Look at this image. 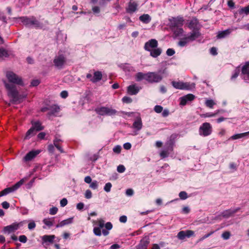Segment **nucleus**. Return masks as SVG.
<instances>
[{
	"label": "nucleus",
	"mask_w": 249,
	"mask_h": 249,
	"mask_svg": "<svg viewBox=\"0 0 249 249\" xmlns=\"http://www.w3.org/2000/svg\"><path fill=\"white\" fill-rule=\"evenodd\" d=\"M179 196L181 199L185 200L188 198V195L186 192L181 191L179 193Z\"/></svg>",
	"instance_id": "37998d69"
},
{
	"label": "nucleus",
	"mask_w": 249,
	"mask_h": 249,
	"mask_svg": "<svg viewBox=\"0 0 249 249\" xmlns=\"http://www.w3.org/2000/svg\"><path fill=\"white\" fill-rule=\"evenodd\" d=\"M92 10L94 14H98L100 12V8L98 6L93 7Z\"/></svg>",
	"instance_id": "774afa93"
},
{
	"label": "nucleus",
	"mask_w": 249,
	"mask_h": 249,
	"mask_svg": "<svg viewBox=\"0 0 249 249\" xmlns=\"http://www.w3.org/2000/svg\"><path fill=\"white\" fill-rule=\"evenodd\" d=\"M2 207L5 209H7L10 207V204L7 201H4L1 203Z\"/></svg>",
	"instance_id": "338daca9"
},
{
	"label": "nucleus",
	"mask_w": 249,
	"mask_h": 249,
	"mask_svg": "<svg viewBox=\"0 0 249 249\" xmlns=\"http://www.w3.org/2000/svg\"><path fill=\"white\" fill-rule=\"evenodd\" d=\"M57 211H58L57 208H56L55 207H53L50 209L49 213L51 215H54L57 213Z\"/></svg>",
	"instance_id": "8fccbe9b"
},
{
	"label": "nucleus",
	"mask_w": 249,
	"mask_h": 249,
	"mask_svg": "<svg viewBox=\"0 0 249 249\" xmlns=\"http://www.w3.org/2000/svg\"><path fill=\"white\" fill-rule=\"evenodd\" d=\"M19 241L21 243H25L27 241V237L24 235H20L19 236Z\"/></svg>",
	"instance_id": "13d9d810"
},
{
	"label": "nucleus",
	"mask_w": 249,
	"mask_h": 249,
	"mask_svg": "<svg viewBox=\"0 0 249 249\" xmlns=\"http://www.w3.org/2000/svg\"><path fill=\"white\" fill-rule=\"evenodd\" d=\"M9 56L8 52L4 48L1 47L0 48V57H7Z\"/></svg>",
	"instance_id": "4c0bfd02"
},
{
	"label": "nucleus",
	"mask_w": 249,
	"mask_h": 249,
	"mask_svg": "<svg viewBox=\"0 0 249 249\" xmlns=\"http://www.w3.org/2000/svg\"><path fill=\"white\" fill-rule=\"evenodd\" d=\"M173 150V147L172 144H169L166 146V147L162 150L160 153V156L162 158H165L168 156L170 153Z\"/></svg>",
	"instance_id": "4be33fe9"
},
{
	"label": "nucleus",
	"mask_w": 249,
	"mask_h": 249,
	"mask_svg": "<svg viewBox=\"0 0 249 249\" xmlns=\"http://www.w3.org/2000/svg\"><path fill=\"white\" fill-rule=\"evenodd\" d=\"M73 218H69L67 219L64 220L60 222H59L58 224L56 225V228L62 227L65 225H67L70 224L72 223Z\"/></svg>",
	"instance_id": "2f4dec72"
},
{
	"label": "nucleus",
	"mask_w": 249,
	"mask_h": 249,
	"mask_svg": "<svg viewBox=\"0 0 249 249\" xmlns=\"http://www.w3.org/2000/svg\"><path fill=\"white\" fill-rule=\"evenodd\" d=\"M22 184V181L20 180L15 184L14 186L11 187H8L4 189L1 192L4 196L9 194L10 193L13 192L17 190Z\"/></svg>",
	"instance_id": "dca6fc26"
},
{
	"label": "nucleus",
	"mask_w": 249,
	"mask_h": 249,
	"mask_svg": "<svg viewBox=\"0 0 249 249\" xmlns=\"http://www.w3.org/2000/svg\"><path fill=\"white\" fill-rule=\"evenodd\" d=\"M241 76L245 81L249 80V62L242 67Z\"/></svg>",
	"instance_id": "f3484780"
},
{
	"label": "nucleus",
	"mask_w": 249,
	"mask_h": 249,
	"mask_svg": "<svg viewBox=\"0 0 249 249\" xmlns=\"http://www.w3.org/2000/svg\"><path fill=\"white\" fill-rule=\"evenodd\" d=\"M117 170L119 173H124L125 170V168L123 165H119L118 166Z\"/></svg>",
	"instance_id": "09e8293b"
},
{
	"label": "nucleus",
	"mask_w": 249,
	"mask_h": 249,
	"mask_svg": "<svg viewBox=\"0 0 249 249\" xmlns=\"http://www.w3.org/2000/svg\"><path fill=\"white\" fill-rule=\"evenodd\" d=\"M48 21L46 20H45L43 23L37 20L35 17H32V26L36 29H42L45 25L48 24Z\"/></svg>",
	"instance_id": "aec40b11"
},
{
	"label": "nucleus",
	"mask_w": 249,
	"mask_h": 249,
	"mask_svg": "<svg viewBox=\"0 0 249 249\" xmlns=\"http://www.w3.org/2000/svg\"><path fill=\"white\" fill-rule=\"evenodd\" d=\"M169 26L172 30L177 27H181L183 24V18L182 17L172 18L169 19Z\"/></svg>",
	"instance_id": "6e6552de"
},
{
	"label": "nucleus",
	"mask_w": 249,
	"mask_h": 249,
	"mask_svg": "<svg viewBox=\"0 0 249 249\" xmlns=\"http://www.w3.org/2000/svg\"><path fill=\"white\" fill-rule=\"evenodd\" d=\"M205 105L207 107L212 108L215 105V103L212 99H207L205 102Z\"/></svg>",
	"instance_id": "e433bc0d"
},
{
	"label": "nucleus",
	"mask_w": 249,
	"mask_h": 249,
	"mask_svg": "<svg viewBox=\"0 0 249 249\" xmlns=\"http://www.w3.org/2000/svg\"><path fill=\"white\" fill-rule=\"evenodd\" d=\"M122 101L123 102L125 103H130L132 102V100L131 98L127 97V96H124L123 98Z\"/></svg>",
	"instance_id": "4d7b16f0"
},
{
	"label": "nucleus",
	"mask_w": 249,
	"mask_h": 249,
	"mask_svg": "<svg viewBox=\"0 0 249 249\" xmlns=\"http://www.w3.org/2000/svg\"><path fill=\"white\" fill-rule=\"evenodd\" d=\"M96 223L98 225V228H102L105 225V221L102 219L98 220Z\"/></svg>",
	"instance_id": "603ef678"
},
{
	"label": "nucleus",
	"mask_w": 249,
	"mask_h": 249,
	"mask_svg": "<svg viewBox=\"0 0 249 249\" xmlns=\"http://www.w3.org/2000/svg\"><path fill=\"white\" fill-rule=\"evenodd\" d=\"M55 238L54 235H45L41 237L42 240V244L44 246H49L53 243V240Z\"/></svg>",
	"instance_id": "6ab92c4d"
},
{
	"label": "nucleus",
	"mask_w": 249,
	"mask_h": 249,
	"mask_svg": "<svg viewBox=\"0 0 249 249\" xmlns=\"http://www.w3.org/2000/svg\"><path fill=\"white\" fill-rule=\"evenodd\" d=\"M147 73H144L141 72L137 73L135 75V78L137 81H140L143 79L147 80Z\"/></svg>",
	"instance_id": "f704fd0d"
},
{
	"label": "nucleus",
	"mask_w": 249,
	"mask_h": 249,
	"mask_svg": "<svg viewBox=\"0 0 249 249\" xmlns=\"http://www.w3.org/2000/svg\"><path fill=\"white\" fill-rule=\"evenodd\" d=\"M125 194L127 196H132L134 194V191L132 189H128L126 190Z\"/></svg>",
	"instance_id": "0e129e2a"
},
{
	"label": "nucleus",
	"mask_w": 249,
	"mask_h": 249,
	"mask_svg": "<svg viewBox=\"0 0 249 249\" xmlns=\"http://www.w3.org/2000/svg\"><path fill=\"white\" fill-rule=\"evenodd\" d=\"M138 3L133 0H130L128 3V6L126 8V11L127 13L132 14L137 10Z\"/></svg>",
	"instance_id": "a211bd4d"
},
{
	"label": "nucleus",
	"mask_w": 249,
	"mask_h": 249,
	"mask_svg": "<svg viewBox=\"0 0 249 249\" xmlns=\"http://www.w3.org/2000/svg\"><path fill=\"white\" fill-rule=\"evenodd\" d=\"M40 152L39 150H32L28 152L23 158V160L25 162H28L32 160Z\"/></svg>",
	"instance_id": "4468645a"
},
{
	"label": "nucleus",
	"mask_w": 249,
	"mask_h": 249,
	"mask_svg": "<svg viewBox=\"0 0 249 249\" xmlns=\"http://www.w3.org/2000/svg\"><path fill=\"white\" fill-rule=\"evenodd\" d=\"M195 98V96L192 94H188L185 96H182L179 98L180 105L181 106H185L189 101L193 100Z\"/></svg>",
	"instance_id": "b1692460"
},
{
	"label": "nucleus",
	"mask_w": 249,
	"mask_h": 249,
	"mask_svg": "<svg viewBox=\"0 0 249 249\" xmlns=\"http://www.w3.org/2000/svg\"><path fill=\"white\" fill-rule=\"evenodd\" d=\"M113 151L114 153H118V154L120 153L121 151V146L120 145H118L115 146L113 148Z\"/></svg>",
	"instance_id": "bf43d9fd"
},
{
	"label": "nucleus",
	"mask_w": 249,
	"mask_h": 249,
	"mask_svg": "<svg viewBox=\"0 0 249 249\" xmlns=\"http://www.w3.org/2000/svg\"><path fill=\"white\" fill-rule=\"evenodd\" d=\"M119 221L121 223H124L127 221V217L125 215H122L120 217Z\"/></svg>",
	"instance_id": "69168bd1"
},
{
	"label": "nucleus",
	"mask_w": 249,
	"mask_h": 249,
	"mask_svg": "<svg viewBox=\"0 0 249 249\" xmlns=\"http://www.w3.org/2000/svg\"><path fill=\"white\" fill-rule=\"evenodd\" d=\"M101 228L98 227H94L93 229V232L95 235L97 236H101V231L100 230Z\"/></svg>",
	"instance_id": "de8ad7c7"
},
{
	"label": "nucleus",
	"mask_w": 249,
	"mask_h": 249,
	"mask_svg": "<svg viewBox=\"0 0 249 249\" xmlns=\"http://www.w3.org/2000/svg\"><path fill=\"white\" fill-rule=\"evenodd\" d=\"M66 61V56L64 54L60 53H58L53 59L54 66L59 69L62 68Z\"/></svg>",
	"instance_id": "1a4fd4ad"
},
{
	"label": "nucleus",
	"mask_w": 249,
	"mask_h": 249,
	"mask_svg": "<svg viewBox=\"0 0 249 249\" xmlns=\"http://www.w3.org/2000/svg\"><path fill=\"white\" fill-rule=\"evenodd\" d=\"M149 244V239L147 237H144L140 242L137 246V249H147V246Z\"/></svg>",
	"instance_id": "5701e85b"
},
{
	"label": "nucleus",
	"mask_w": 249,
	"mask_h": 249,
	"mask_svg": "<svg viewBox=\"0 0 249 249\" xmlns=\"http://www.w3.org/2000/svg\"><path fill=\"white\" fill-rule=\"evenodd\" d=\"M239 13L240 14H245L247 15H249V5L246 7L241 8L239 10Z\"/></svg>",
	"instance_id": "ea45409f"
},
{
	"label": "nucleus",
	"mask_w": 249,
	"mask_h": 249,
	"mask_svg": "<svg viewBox=\"0 0 249 249\" xmlns=\"http://www.w3.org/2000/svg\"><path fill=\"white\" fill-rule=\"evenodd\" d=\"M59 110V107L57 105H53L49 107V112L48 114L49 115H54L56 113H58Z\"/></svg>",
	"instance_id": "c85d7f7f"
},
{
	"label": "nucleus",
	"mask_w": 249,
	"mask_h": 249,
	"mask_svg": "<svg viewBox=\"0 0 249 249\" xmlns=\"http://www.w3.org/2000/svg\"><path fill=\"white\" fill-rule=\"evenodd\" d=\"M43 222L46 225L51 227L53 225V221L51 220L50 218H45L43 220Z\"/></svg>",
	"instance_id": "79ce46f5"
},
{
	"label": "nucleus",
	"mask_w": 249,
	"mask_h": 249,
	"mask_svg": "<svg viewBox=\"0 0 249 249\" xmlns=\"http://www.w3.org/2000/svg\"><path fill=\"white\" fill-rule=\"evenodd\" d=\"M194 232L191 230L181 231H180L177 235V237L178 239L183 240L185 238H189L194 235Z\"/></svg>",
	"instance_id": "ddd939ff"
},
{
	"label": "nucleus",
	"mask_w": 249,
	"mask_h": 249,
	"mask_svg": "<svg viewBox=\"0 0 249 249\" xmlns=\"http://www.w3.org/2000/svg\"><path fill=\"white\" fill-rule=\"evenodd\" d=\"M96 113L100 116H114L118 114V112L111 107L103 106L98 107L95 109Z\"/></svg>",
	"instance_id": "f03ea898"
},
{
	"label": "nucleus",
	"mask_w": 249,
	"mask_h": 249,
	"mask_svg": "<svg viewBox=\"0 0 249 249\" xmlns=\"http://www.w3.org/2000/svg\"><path fill=\"white\" fill-rule=\"evenodd\" d=\"M154 110L157 113H160L163 110V107L160 105H156L154 108Z\"/></svg>",
	"instance_id": "49530a36"
},
{
	"label": "nucleus",
	"mask_w": 249,
	"mask_h": 249,
	"mask_svg": "<svg viewBox=\"0 0 249 249\" xmlns=\"http://www.w3.org/2000/svg\"><path fill=\"white\" fill-rule=\"evenodd\" d=\"M24 221L20 222H14L12 224L3 228V232L4 233L10 234L15 232L23 226Z\"/></svg>",
	"instance_id": "423d86ee"
},
{
	"label": "nucleus",
	"mask_w": 249,
	"mask_h": 249,
	"mask_svg": "<svg viewBox=\"0 0 249 249\" xmlns=\"http://www.w3.org/2000/svg\"><path fill=\"white\" fill-rule=\"evenodd\" d=\"M92 197L91 192L89 190H87L85 192V197L89 199Z\"/></svg>",
	"instance_id": "680f3d73"
},
{
	"label": "nucleus",
	"mask_w": 249,
	"mask_h": 249,
	"mask_svg": "<svg viewBox=\"0 0 249 249\" xmlns=\"http://www.w3.org/2000/svg\"><path fill=\"white\" fill-rule=\"evenodd\" d=\"M137 115L131 127L136 131H139L142 127V123L140 113H137Z\"/></svg>",
	"instance_id": "9b49d317"
},
{
	"label": "nucleus",
	"mask_w": 249,
	"mask_h": 249,
	"mask_svg": "<svg viewBox=\"0 0 249 249\" xmlns=\"http://www.w3.org/2000/svg\"><path fill=\"white\" fill-rule=\"evenodd\" d=\"M36 226V223H35V222L32 221V222H30L28 224V228L29 230H32L35 228Z\"/></svg>",
	"instance_id": "052dcab7"
},
{
	"label": "nucleus",
	"mask_w": 249,
	"mask_h": 249,
	"mask_svg": "<svg viewBox=\"0 0 249 249\" xmlns=\"http://www.w3.org/2000/svg\"><path fill=\"white\" fill-rule=\"evenodd\" d=\"M165 243L163 242H160L159 244H153L152 249H160V247H163Z\"/></svg>",
	"instance_id": "58836bf2"
},
{
	"label": "nucleus",
	"mask_w": 249,
	"mask_h": 249,
	"mask_svg": "<svg viewBox=\"0 0 249 249\" xmlns=\"http://www.w3.org/2000/svg\"><path fill=\"white\" fill-rule=\"evenodd\" d=\"M249 134V131L242 133H239V134H236L235 135H232L231 136L229 139V140H234L236 139H239L240 138H242L243 137H246L248 136Z\"/></svg>",
	"instance_id": "72a5a7b5"
},
{
	"label": "nucleus",
	"mask_w": 249,
	"mask_h": 249,
	"mask_svg": "<svg viewBox=\"0 0 249 249\" xmlns=\"http://www.w3.org/2000/svg\"><path fill=\"white\" fill-rule=\"evenodd\" d=\"M164 72L165 70L159 71L158 72H147L146 81L150 83H159L160 82L163 78L162 74L164 73Z\"/></svg>",
	"instance_id": "7ed1b4c3"
},
{
	"label": "nucleus",
	"mask_w": 249,
	"mask_h": 249,
	"mask_svg": "<svg viewBox=\"0 0 249 249\" xmlns=\"http://www.w3.org/2000/svg\"><path fill=\"white\" fill-rule=\"evenodd\" d=\"M22 184V181L20 180L15 184L14 186L11 187H8L4 189L1 192L4 196L9 194L10 193L13 192L17 190Z\"/></svg>",
	"instance_id": "2eb2a0df"
},
{
	"label": "nucleus",
	"mask_w": 249,
	"mask_h": 249,
	"mask_svg": "<svg viewBox=\"0 0 249 249\" xmlns=\"http://www.w3.org/2000/svg\"><path fill=\"white\" fill-rule=\"evenodd\" d=\"M6 76L8 82L4 80L3 83L8 91V95L12 98L13 102H20L23 97L19 94L15 84L21 86H23L24 84L22 78L12 71H8L6 74Z\"/></svg>",
	"instance_id": "f257e3e1"
},
{
	"label": "nucleus",
	"mask_w": 249,
	"mask_h": 249,
	"mask_svg": "<svg viewBox=\"0 0 249 249\" xmlns=\"http://www.w3.org/2000/svg\"><path fill=\"white\" fill-rule=\"evenodd\" d=\"M90 187L93 189H96L98 187V182L96 180L91 182L90 184Z\"/></svg>",
	"instance_id": "6e6d98bb"
},
{
	"label": "nucleus",
	"mask_w": 249,
	"mask_h": 249,
	"mask_svg": "<svg viewBox=\"0 0 249 249\" xmlns=\"http://www.w3.org/2000/svg\"><path fill=\"white\" fill-rule=\"evenodd\" d=\"M236 29V28L234 29H228L223 31L218 32L216 36L217 39H221L225 38L228 36L232 31Z\"/></svg>",
	"instance_id": "393cba45"
},
{
	"label": "nucleus",
	"mask_w": 249,
	"mask_h": 249,
	"mask_svg": "<svg viewBox=\"0 0 249 249\" xmlns=\"http://www.w3.org/2000/svg\"><path fill=\"white\" fill-rule=\"evenodd\" d=\"M200 36V34L199 31L192 32L190 35L181 39L178 42V45L180 47L185 46L188 43L191 41H193L198 38Z\"/></svg>",
	"instance_id": "20e7f679"
},
{
	"label": "nucleus",
	"mask_w": 249,
	"mask_h": 249,
	"mask_svg": "<svg viewBox=\"0 0 249 249\" xmlns=\"http://www.w3.org/2000/svg\"><path fill=\"white\" fill-rule=\"evenodd\" d=\"M139 19L142 22L147 24L149 23L151 20V17L147 14H143L139 17Z\"/></svg>",
	"instance_id": "473e14b6"
},
{
	"label": "nucleus",
	"mask_w": 249,
	"mask_h": 249,
	"mask_svg": "<svg viewBox=\"0 0 249 249\" xmlns=\"http://www.w3.org/2000/svg\"><path fill=\"white\" fill-rule=\"evenodd\" d=\"M102 74L101 71H97L94 73L93 77L90 79L93 83H96L102 79Z\"/></svg>",
	"instance_id": "7c9ffc66"
},
{
	"label": "nucleus",
	"mask_w": 249,
	"mask_h": 249,
	"mask_svg": "<svg viewBox=\"0 0 249 249\" xmlns=\"http://www.w3.org/2000/svg\"><path fill=\"white\" fill-rule=\"evenodd\" d=\"M43 129V127L41 125L40 122H32V126L27 132L25 139H29L31 137L35 135L37 131L41 130Z\"/></svg>",
	"instance_id": "39448f33"
},
{
	"label": "nucleus",
	"mask_w": 249,
	"mask_h": 249,
	"mask_svg": "<svg viewBox=\"0 0 249 249\" xmlns=\"http://www.w3.org/2000/svg\"><path fill=\"white\" fill-rule=\"evenodd\" d=\"M53 144L54 146L62 153H64V151L60 146L59 143H57V140H53Z\"/></svg>",
	"instance_id": "c03bdc74"
},
{
	"label": "nucleus",
	"mask_w": 249,
	"mask_h": 249,
	"mask_svg": "<svg viewBox=\"0 0 249 249\" xmlns=\"http://www.w3.org/2000/svg\"><path fill=\"white\" fill-rule=\"evenodd\" d=\"M112 187V184L110 182L106 183L104 186V190L106 192H109Z\"/></svg>",
	"instance_id": "a18cd8bd"
},
{
	"label": "nucleus",
	"mask_w": 249,
	"mask_h": 249,
	"mask_svg": "<svg viewBox=\"0 0 249 249\" xmlns=\"http://www.w3.org/2000/svg\"><path fill=\"white\" fill-rule=\"evenodd\" d=\"M230 235H231V234L229 232L225 231L222 233V237L225 240H227V239H229Z\"/></svg>",
	"instance_id": "3c124183"
},
{
	"label": "nucleus",
	"mask_w": 249,
	"mask_h": 249,
	"mask_svg": "<svg viewBox=\"0 0 249 249\" xmlns=\"http://www.w3.org/2000/svg\"><path fill=\"white\" fill-rule=\"evenodd\" d=\"M200 117L202 118H207V117H213L216 116L215 112H208L204 114H201L200 115Z\"/></svg>",
	"instance_id": "a19ab883"
},
{
	"label": "nucleus",
	"mask_w": 249,
	"mask_h": 249,
	"mask_svg": "<svg viewBox=\"0 0 249 249\" xmlns=\"http://www.w3.org/2000/svg\"><path fill=\"white\" fill-rule=\"evenodd\" d=\"M240 210L239 208H237L236 209H231L224 211L222 213V215L225 218H228L231 216H232L234 213L237 212Z\"/></svg>",
	"instance_id": "bb28decb"
},
{
	"label": "nucleus",
	"mask_w": 249,
	"mask_h": 249,
	"mask_svg": "<svg viewBox=\"0 0 249 249\" xmlns=\"http://www.w3.org/2000/svg\"><path fill=\"white\" fill-rule=\"evenodd\" d=\"M67 199L65 198H64L60 200V205L61 207L65 206L67 204Z\"/></svg>",
	"instance_id": "e2e57ef3"
},
{
	"label": "nucleus",
	"mask_w": 249,
	"mask_h": 249,
	"mask_svg": "<svg viewBox=\"0 0 249 249\" xmlns=\"http://www.w3.org/2000/svg\"><path fill=\"white\" fill-rule=\"evenodd\" d=\"M239 72H240L239 69H236L234 71V73L231 77V79L233 80V79H235L238 76Z\"/></svg>",
	"instance_id": "5fc2aeb1"
},
{
	"label": "nucleus",
	"mask_w": 249,
	"mask_h": 249,
	"mask_svg": "<svg viewBox=\"0 0 249 249\" xmlns=\"http://www.w3.org/2000/svg\"><path fill=\"white\" fill-rule=\"evenodd\" d=\"M188 27L190 29H193L195 31H198L200 27L198 20L196 18H192L189 22Z\"/></svg>",
	"instance_id": "412c9836"
},
{
	"label": "nucleus",
	"mask_w": 249,
	"mask_h": 249,
	"mask_svg": "<svg viewBox=\"0 0 249 249\" xmlns=\"http://www.w3.org/2000/svg\"><path fill=\"white\" fill-rule=\"evenodd\" d=\"M176 36H178L181 35L183 33V30L181 27H177L174 30H172Z\"/></svg>",
	"instance_id": "c9c22d12"
},
{
	"label": "nucleus",
	"mask_w": 249,
	"mask_h": 249,
	"mask_svg": "<svg viewBox=\"0 0 249 249\" xmlns=\"http://www.w3.org/2000/svg\"><path fill=\"white\" fill-rule=\"evenodd\" d=\"M172 86L177 89L189 90L194 88L195 84L190 85L188 83H183L182 82L173 81Z\"/></svg>",
	"instance_id": "9d476101"
},
{
	"label": "nucleus",
	"mask_w": 249,
	"mask_h": 249,
	"mask_svg": "<svg viewBox=\"0 0 249 249\" xmlns=\"http://www.w3.org/2000/svg\"><path fill=\"white\" fill-rule=\"evenodd\" d=\"M158 45V41L155 39H151L145 43L144 49L145 51L149 52L151 50L157 48Z\"/></svg>",
	"instance_id": "f8f14e48"
},
{
	"label": "nucleus",
	"mask_w": 249,
	"mask_h": 249,
	"mask_svg": "<svg viewBox=\"0 0 249 249\" xmlns=\"http://www.w3.org/2000/svg\"><path fill=\"white\" fill-rule=\"evenodd\" d=\"M21 21L22 23L26 26L31 27L32 26V17L31 18H28L27 17H23L19 18Z\"/></svg>",
	"instance_id": "cd10ccee"
},
{
	"label": "nucleus",
	"mask_w": 249,
	"mask_h": 249,
	"mask_svg": "<svg viewBox=\"0 0 249 249\" xmlns=\"http://www.w3.org/2000/svg\"><path fill=\"white\" fill-rule=\"evenodd\" d=\"M175 53V51L173 49H168L166 51V54L168 56H172Z\"/></svg>",
	"instance_id": "864d4df0"
},
{
	"label": "nucleus",
	"mask_w": 249,
	"mask_h": 249,
	"mask_svg": "<svg viewBox=\"0 0 249 249\" xmlns=\"http://www.w3.org/2000/svg\"><path fill=\"white\" fill-rule=\"evenodd\" d=\"M198 132L200 136L207 137L212 133V126L209 123H204L199 127Z\"/></svg>",
	"instance_id": "0eeeda50"
},
{
	"label": "nucleus",
	"mask_w": 249,
	"mask_h": 249,
	"mask_svg": "<svg viewBox=\"0 0 249 249\" xmlns=\"http://www.w3.org/2000/svg\"><path fill=\"white\" fill-rule=\"evenodd\" d=\"M140 89L141 88L135 84L131 85L127 87V92L130 95H136L139 92Z\"/></svg>",
	"instance_id": "a878e982"
},
{
	"label": "nucleus",
	"mask_w": 249,
	"mask_h": 249,
	"mask_svg": "<svg viewBox=\"0 0 249 249\" xmlns=\"http://www.w3.org/2000/svg\"><path fill=\"white\" fill-rule=\"evenodd\" d=\"M149 52H150V55L152 57L156 58L160 55L162 53V50L161 48L157 47L151 50Z\"/></svg>",
	"instance_id": "c756f323"
}]
</instances>
